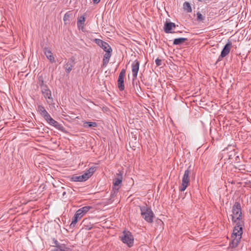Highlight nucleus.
Here are the masks:
<instances>
[{
  "instance_id": "nucleus-1",
  "label": "nucleus",
  "mask_w": 251,
  "mask_h": 251,
  "mask_svg": "<svg viewBox=\"0 0 251 251\" xmlns=\"http://www.w3.org/2000/svg\"><path fill=\"white\" fill-rule=\"evenodd\" d=\"M142 218L148 223H152L154 217V213L151 208L147 206H139Z\"/></svg>"
},
{
  "instance_id": "nucleus-2",
  "label": "nucleus",
  "mask_w": 251,
  "mask_h": 251,
  "mask_svg": "<svg viewBox=\"0 0 251 251\" xmlns=\"http://www.w3.org/2000/svg\"><path fill=\"white\" fill-rule=\"evenodd\" d=\"M192 171L193 170L191 169V166H189L187 169L185 171L182 180V184L181 186L179 187L180 191H185L188 187L190 182V176Z\"/></svg>"
},
{
  "instance_id": "nucleus-3",
  "label": "nucleus",
  "mask_w": 251,
  "mask_h": 251,
  "mask_svg": "<svg viewBox=\"0 0 251 251\" xmlns=\"http://www.w3.org/2000/svg\"><path fill=\"white\" fill-rule=\"evenodd\" d=\"M120 238L123 243L126 244L128 247L130 248L133 246L134 237L130 231L124 230L123 235Z\"/></svg>"
},
{
  "instance_id": "nucleus-4",
  "label": "nucleus",
  "mask_w": 251,
  "mask_h": 251,
  "mask_svg": "<svg viewBox=\"0 0 251 251\" xmlns=\"http://www.w3.org/2000/svg\"><path fill=\"white\" fill-rule=\"evenodd\" d=\"M232 43L231 41L228 40L227 43L224 46L221 51V54L219 55L216 61V63H217L218 62L221 61L224 57H226L229 54L232 48Z\"/></svg>"
},
{
  "instance_id": "nucleus-5",
  "label": "nucleus",
  "mask_w": 251,
  "mask_h": 251,
  "mask_svg": "<svg viewBox=\"0 0 251 251\" xmlns=\"http://www.w3.org/2000/svg\"><path fill=\"white\" fill-rule=\"evenodd\" d=\"M232 222L236 224V226L234 228L233 233L234 234H237L242 235L243 234V221L242 219L237 220V218H235V216H232Z\"/></svg>"
},
{
  "instance_id": "nucleus-6",
  "label": "nucleus",
  "mask_w": 251,
  "mask_h": 251,
  "mask_svg": "<svg viewBox=\"0 0 251 251\" xmlns=\"http://www.w3.org/2000/svg\"><path fill=\"white\" fill-rule=\"evenodd\" d=\"M232 213L231 216H235L237 220L242 219V210L241 204L238 202H235L232 207Z\"/></svg>"
},
{
  "instance_id": "nucleus-7",
  "label": "nucleus",
  "mask_w": 251,
  "mask_h": 251,
  "mask_svg": "<svg viewBox=\"0 0 251 251\" xmlns=\"http://www.w3.org/2000/svg\"><path fill=\"white\" fill-rule=\"evenodd\" d=\"M46 121L50 126L55 127L57 129L62 131L64 133H67V131L64 126L61 124H59L58 122L52 118L51 116H50V117L47 119Z\"/></svg>"
},
{
  "instance_id": "nucleus-8",
  "label": "nucleus",
  "mask_w": 251,
  "mask_h": 251,
  "mask_svg": "<svg viewBox=\"0 0 251 251\" xmlns=\"http://www.w3.org/2000/svg\"><path fill=\"white\" fill-rule=\"evenodd\" d=\"M233 238L230 242L228 249H234L237 247L241 241L242 235L234 234L233 233L231 236Z\"/></svg>"
},
{
  "instance_id": "nucleus-9",
  "label": "nucleus",
  "mask_w": 251,
  "mask_h": 251,
  "mask_svg": "<svg viewBox=\"0 0 251 251\" xmlns=\"http://www.w3.org/2000/svg\"><path fill=\"white\" fill-rule=\"evenodd\" d=\"M140 66V62L138 60L134 61L131 64V69L133 75L132 82L137 78Z\"/></svg>"
},
{
  "instance_id": "nucleus-10",
  "label": "nucleus",
  "mask_w": 251,
  "mask_h": 251,
  "mask_svg": "<svg viewBox=\"0 0 251 251\" xmlns=\"http://www.w3.org/2000/svg\"><path fill=\"white\" fill-rule=\"evenodd\" d=\"M75 65V58L72 57L69 59L68 62L64 65L63 68L66 73L68 75L72 71Z\"/></svg>"
},
{
  "instance_id": "nucleus-11",
  "label": "nucleus",
  "mask_w": 251,
  "mask_h": 251,
  "mask_svg": "<svg viewBox=\"0 0 251 251\" xmlns=\"http://www.w3.org/2000/svg\"><path fill=\"white\" fill-rule=\"evenodd\" d=\"M41 92L46 99H48V103L50 104L53 101V98L51 97V91L49 89L48 86L41 89Z\"/></svg>"
},
{
  "instance_id": "nucleus-12",
  "label": "nucleus",
  "mask_w": 251,
  "mask_h": 251,
  "mask_svg": "<svg viewBox=\"0 0 251 251\" xmlns=\"http://www.w3.org/2000/svg\"><path fill=\"white\" fill-rule=\"evenodd\" d=\"M117 177L113 179V188L116 190V192L119 191L121 187L120 184H122L123 180L122 174L120 172L119 174H117Z\"/></svg>"
},
{
  "instance_id": "nucleus-13",
  "label": "nucleus",
  "mask_w": 251,
  "mask_h": 251,
  "mask_svg": "<svg viewBox=\"0 0 251 251\" xmlns=\"http://www.w3.org/2000/svg\"><path fill=\"white\" fill-rule=\"evenodd\" d=\"M37 110L39 112L40 115L43 117L45 120L50 116V114L47 112L43 105H39L37 107Z\"/></svg>"
},
{
  "instance_id": "nucleus-14",
  "label": "nucleus",
  "mask_w": 251,
  "mask_h": 251,
  "mask_svg": "<svg viewBox=\"0 0 251 251\" xmlns=\"http://www.w3.org/2000/svg\"><path fill=\"white\" fill-rule=\"evenodd\" d=\"M94 41L104 51H105V50H107L108 48H111V47L107 42L103 41L101 39H94Z\"/></svg>"
},
{
  "instance_id": "nucleus-15",
  "label": "nucleus",
  "mask_w": 251,
  "mask_h": 251,
  "mask_svg": "<svg viewBox=\"0 0 251 251\" xmlns=\"http://www.w3.org/2000/svg\"><path fill=\"white\" fill-rule=\"evenodd\" d=\"M86 14L84 13L83 15L78 17L77 21V25L79 29L83 31L84 22L86 20Z\"/></svg>"
},
{
  "instance_id": "nucleus-16",
  "label": "nucleus",
  "mask_w": 251,
  "mask_h": 251,
  "mask_svg": "<svg viewBox=\"0 0 251 251\" xmlns=\"http://www.w3.org/2000/svg\"><path fill=\"white\" fill-rule=\"evenodd\" d=\"M176 25L172 22H166L164 25V30L166 33H173L172 30L175 28Z\"/></svg>"
},
{
  "instance_id": "nucleus-17",
  "label": "nucleus",
  "mask_w": 251,
  "mask_h": 251,
  "mask_svg": "<svg viewBox=\"0 0 251 251\" xmlns=\"http://www.w3.org/2000/svg\"><path fill=\"white\" fill-rule=\"evenodd\" d=\"M43 51L47 58L50 60L51 63H54L55 62V58L52 55L51 51L48 49V48H44L43 49Z\"/></svg>"
},
{
  "instance_id": "nucleus-18",
  "label": "nucleus",
  "mask_w": 251,
  "mask_h": 251,
  "mask_svg": "<svg viewBox=\"0 0 251 251\" xmlns=\"http://www.w3.org/2000/svg\"><path fill=\"white\" fill-rule=\"evenodd\" d=\"M92 208V206H85L77 210L76 213H77V214L79 215L81 218H82L85 214H86L89 211L90 209Z\"/></svg>"
},
{
  "instance_id": "nucleus-19",
  "label": "nucleus",
  "mask_w": 251,
  "mask_h": 251,
  "mask_svg": "<svg viewBox=\"0 0 251 251\" xmlns=\"http://www.w3.org/2000/svg\"><path fill=\"white\" fill-rule=\"evenodd\" d=\"M70 180L72 181L75 182H82L86 180L83 175L81 176H77L76 175H74L72 176Z\"/></svg>"
},
{
  "instance_id": "nucleus-20",
  "label": "nucleus",
  "mask_w": 251,
  "mask_h": 251,
  "mask_svg": "<svg viewBox=\"0 0 251 251\" xmlns=\"http://www.w3.org/2000/svg\"><path fill=\"white\" fill-rule=\"evenodd\" d=\"M73 17V14L71 11H69L65 13L63 17V21L65 25L70 24V18Z\"/></svg>"
},
{
  "instance_id": "nucleus-21",
  "label": "nucleus",
  "mask_w": 251,
  "mask_h": 251,
  "mask_svg": "<svg viewBox=\"0 0 251 251\" xmlns=\"http://www.w3.org/2000/svg\"><path fill=\"white\" fill-rule=\"evenodd\" d=\"M117 85L118 88L119 90L121 91H123L125 89V85H124V77L119 76L118 81H117Z\"/></svg>"
},
{
  "instance_id": "nucleus-22",
  "label": "nucleus",
  "mask_w": 251,
  "mask_h": 251,
  "mask_svg": "<svg viewBox=\"0 0 251 251\" xmlns=\"http://www.w3.org/2000/svg\"><path fill=\"white\" fill-rule=\"evenodd\" d=\"M188 39L186 38H176L174 40L173 45H180L183 44L185 42L187 41Z\"/></svg>"
},
{
  "instance_id": "nucleus-23",
  "label": "nucleus",
  "mask_w": 251,
  "mask_h": 251,
  "mask_svg": "<svg viewBox=\"0 0 251 251\" xmlns=\"http://www.w3.org/2000/svg\"><path fill=\"white\" fill-rule=\"evenodd\" d=\"M81 218L79 216V215L77 214L75 212L74 217L72 218V221L70 225V226L71 227H74L75 226L76 224L77 223L78 220L80 219Z\"/></svg>"
},
{
  "instance_id": "nucleus-24",
  "label": "nucleus",
  "mask_w": 251,
  "mask_h": 251,
  "mask_svg": "<svg viewBox=\"0 0 251 251\" xmlns=\"http://www.w3.org/2000/svg\"><path fill=\"white\" fill-rule=\"evenodd\" d=\"M98 126V124L96 122H85L83 124V126L85 128L95 127Z\"/></svg>"
},
{
  "instance_id": "nucleus-25",
  "label": "nucleus",
  "mask_w": 251,
  "mask_h": 251,
  "mask_svg": "<svg viewBox=\"0 0 251 251\" xmlns=\"http://www.w3.org/2000/svg\"><path fill=\"white\" fill-rule=\"evenodd\" d=\"M105 51L106 52V53L104 55L103 59L107 60L109 61V59L112 55V48H108V49H107V50H105Z\"/></svg>"
},
{
  "instance_id": "nucleus-26",
  "label": "nucleus",
  "mask_w": 251,
  "mask_h": 251,
  "mask_svg": "<svg viewBox=\"0 0 251 251\" xmlns=\"http://www.w3.org/2000/svg\"><path fill=\"white\" fill-rule=\"evenodd\" d=\"M38 84L40 87L41 89L44 87V86H47V85L44 84V80L43 76L39 75L38 78Z\"/></svg>"
},
{
  "instance_id": "nucleus-27",
  "label": "nucleus",
  "mask_w": 251,
  "mask_h": 251,
  "mask_svg": "<svg viewBox=\"0 0 251 251\" xmlns=\"http://www.w3.org/2000/svg\"><path fill=\"white\" fill-rule=\"evenodd\" d=\"M183 8L184 10L186 11L187 12H192L191 6L188 2L185 1L183 3Z\"/></svg>"
},
{
  "instance_id": "nucleus-28",
  "label": "nucleus",
  "mask_w": 251,
  "mask_h": 251,
  "mask_svg": "<svg viewBox=\"0 0 251 251\" xmlns=\"http://www.w3.org/2000/svg\"><path fill=\"white\" fill-rule=\"evenodd\" d=\"M197 21L198 22H202L205 19V17L203 16L200 12H197Z\"/></svg>"
},
{
  "instance_id": "nucleus-29",
  "label": "nucleus",
  "mask_w": 251,
  "mask_h": 251,
  "mask_svg": "<svg viewBox=\"0 0 251 251\" xmlns=\"http://www.w3.org/2000/svg\"><path fill=\"white\" fill-rule=\"evenodd\" d=\"M83 175L85 176L86 180L93 175L92 173H90L89 169L87 170Z\"/></svg>"
},
{
  "instance_id": "nucleus-30",
  "label": "nucleus",
  "mask_w": 251,
  "mask_h": 251,
  "mask_svg": "<svg viewBox=\"0 0 251 251\" xmlns=\"http://www.w3.org/2000/svg\"><path fill=\"white\" fill-rule=\"evenodd\" d=\"M52 241L54 244V245L53 246H55L56 248H59L62 247V246L60 245V244L58 242V241L56 239H55V238H53Z\"/></svg>"
},
{
  "instance_id": "nucleus-31",
  "label": "nucleus",
  "mask_w": 251,
  "mask_h": 251,
  "mask_svg": "<svg viewBox=\"0 0 251 251\" xmlns=\"http://www.w3.org/2000/svg\"><path fill=\"white\" fill-rule=\"evenodd\" d=\"M126 69H123L121 70V72H120V73L119 74V76L124 77L125 75V74H126Z\"/></svg>"
},
{
  "instance_id": "nucleus-32",
  "label": "nucleus",
  "mask_w": 251,
  "mask_h": 251,
  "mask_svg": "<svg viewBox=\"0 0 251 251\" xmlns=\"http://www.w3.org/2000/svg\"><path fill=\"white\" fill-rule=\"evenodd\" d=\"M96 170H97V167H95V166L91 167V168H90L89 169V171L91 173H92V175L95 173V172L96 171Z\"/></svg>"
},
{
  "instance_id": "nucleus-33",
  "label": "nucleus",
  "mask_w": 251,
  "mask_h": 251,
  "mask_svg": "<svg viewBox=\"0 0 251 251\" xmlns=\"http://www.w3.org/2000/svg\"><path fill=\"white\" fill-rule=\"evenodd\" d=\"M112 188H113L112 187ZM118 191H117L116 192V190H115L114 189H113L112 191L111 192V196L112 197H114L115 196H116V195L118 193Z\"/></svg>"
},
{
  "instance_id": "nucleus-34",
  "label": "nucleus",
  "mask_w": 251,
  "mask_h": 251,
  "mask_svg": "<svg viewBox=\"0 0 251 251\" xmlns=\"http://www.w3.org/2000/svg\"><path fill=\"white\" fill-rule=\"evenodd\" d=\"M155 63L157 66H160L162 65V60L159 58L155 60Z\"/></svg>"
},
{
  "instance_id": "nucleus-35",
  "label": "nucleus",
  "mask_w": 251,
  "mask_h": 251,
  "mask_svg": "<svg viewBox=\"0 0 251 251\" xmlns=\"http://www.w3.org/2000/svg\"><path fill=\"white\" fill-rule=\"evenodd\" d=\"M102 62H103L102 66H104V67H105V66H106V65L108 63L109 60L103 59V61Z\"/></svg>"
},
{
  "instance_id": "nucleus-36",
  "label": "nucleus",
  "mask_w": 251,
  "mask_h": 251,
  "mask_svg": "<svg viewBox=\"0 0 251 251\" xmlns=\"http://www.w3.org/2000/svg\"><path fill=\"white\" fill-rule=\"evenodd\" d=\"M51 251H64V249L62 248H56Z\"/></svg>"
},
{
  "instance_id": "nucleus-37",
  "label": "nucleus",
  "mask_w": 251,
  "mask_h": 251,
  "mask_svg": "<svg viewBox=\"0 0 251 251\" xmlns=\"http://www.w3.org/2000/svg\"><path fill=\"white\" fill-rule=\"evenodd\" d=\"M64 249V251H72L71 249L68 247H66Z\"/></svg>"
},
{
  "instance_id": "nucleus-38",
  "label": "nucleus",
  "mask_w": 251,
  "mask_h": 251,
  "mask_svg": "<svg viewBox=\"0 0 251 251\" xmlns=\"http://www.w3.org/2000/svg\"><path fill=\"white\" fill-rule=\"evenodd\" d=\"M100 0H93V2L94 4H98L100 2Z\"/></svg>"
},
{
  "instance_id": "nucleus-39",
  "label": "nucleus",
  "mask_w": 251,
  "mask_h": 251,
  "mask_svg": "<svg viewBox=\"0 0 251 251\" xmlns=\"http://www.w3.org/2000/svg\"><path fill=\"white\" fill-rule=\"evenodd\" d=\"M60 245L62 246L63 249H65L67 247H66V245L65 244H60Z\"/></svg>"
},
{
  "instance_id": "nucleus-40",
  "label": "nucleus",
  "mask_w": 251,
  "mask_h": 251,
  "mask_svg": "<svg viewBox=\"0 0 251 251\" xmlns=\"http://www.w3.org/2000/svg\"><path fill=\"white\" fill-rule=\"evenodd\" d=\"M3 19H5V18H3V17L1 18V19H0L1 22L2 23H3V21L2 20H3Z\"/></svg>"
},
{
  "instance_id": "nucleus-41",
  "label": "nucleus",
  "mask_w": 251,
  "mask_h": 251,
  "mask_svg": "<svg viewBox=\"0 0 251 251\" xmlns=\"http://www.w3.org/2000/svg\"><path fill=\"white\" fill-rule=\"evenodd\" d=\"M65 194H66V192H64L63 193V196H64Z\"/></svg>"
},
{
  "instance_id": "nucleus-42",
  "label": "nucleus",
  "mask_w": 251,
  "mask_h": 251,
  "mask_svg": "<svg viewBox=\"0 0 251 251\" xmlns=\"http://www.w3.org/2000/svg\"><path fill=\"white\" fill-rule=\"evenodd\" d=\"M203 0H199V1H202Z\"/></svg>"
},
{
  "instance_id": "nucleus-43",
  "label": "nucleus",
  "mask_w": 251,
  "mask_h": 251,
  "mask_svg": "<svg viewBox=\"0 0 251 251\" xmlns=\"http://www.w3.org/2000/svg\"><path fill=\"white\" fill-rule=\"evenodd\" d=\"M177 32L181 33V31H178Z\"/></svg>"
},
{
  "instance_id": "nucleus-44",
  "label": "nucleus",
  "mask_w": 251,
  "mask_h": 251,
  "mask_svg": "<svg viewBox=\"0 0 251 251\" xmlns=\"http://www.w3.org/2000/svg\"><path fill=\"white\" fill-rule=\"evenodd\" d=\"M250 251H251V250H250Z\"/></svg>"
}]
</instances>
